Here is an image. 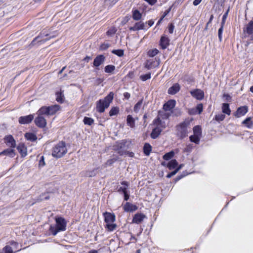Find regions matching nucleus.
I'll return each instance as SVG.
<instances>
[{
  "instance_id": "nucleus-1",
  "label": "nucleus",
  "mask_w": 253,
  "mask_h": 253,
  "mask_svg": "<svg viewBox=\"0 0 253 253\" xmlns=\"http://www.w3.org/2000/svg\"><path fill=\"white\" fill-rule=\"evenodd\" d=\"M192 120L187 119L176 125L175 127V134L180 139H183L188 136V129L190 126Z\"/></svg>"
},
{
  "instance_id": "nucleus-2",
  "label": "nucleus",
  "mask_w": 253,
  "mask_h": 253,
  "mask_svg": "<svg viewBox=\"0 0 253 253\" xmlns=\"http://www.w3.org/2000/svg\"><path fill=\"white\" fill-rule=\"evenodd\" d=\"M152 125L155 127L152 129L150 136L155 139L159 136L163 130L166 127V125L165 122L162 121L159 116L153 121Z\"/></svg>"
},
{
  "instance_id": "nucleus-3",
  "label": "nucleus",
  "mask_w": 253,
  "mask_h": 253,
  "mask_svg": "<svg viewBox=\"0 0 253 253\" xmlns=\"http://www.w3.org/2000/svg\"><path fill=\"white\" fill-rule=\"evenodd\" d=\"M114 98V93L110 92L103 99H99L96 103V110L100 113H103L107 108Z\"/></svg>"
},
{
  "instance_id": "nucleus-4",
  "label": "nucleus",
  "mask_w": 253,
  "mask_h": 253,
  "mask_svg": "<svg viewBox=\"0 0 253 253\" xmlns=\"http://www.w3.org/2000/svg\"><path fill=\"white\" fill-rule=\"evenodd\" d=\"M67 152V149L65 141H60L55 145L52 149V155L56 158H60Z\"/></svg>"
},
{
  "instance_id": "nucleus-5",
  "label": "nucleus",
  "mask_w": 253,
  "mask_h": 253,
  "mask_svg": "<svg viewBox=\"0 0 253 253\" xmlns=\"http://www.w3.org/2000/svg\"><path fill=\"white\" fill-rule=\"evenodd\" d=\"M55 220L56 222L55 226H51L49 229L52 234L54 236L60 231H65L67 226V222L65 218L62 217H56Z\"/></svg>"
},
{
  "instance_id": "nucleus-6",
  "label": "nucleus",
  "mask_w": 253,
  "mask_h": 253,
  "mask_svg": "<svg viewBox=\"0 0 253 253\" xmlns=\"http://www.w3.org/2000/svg\"><path fill=\"white\" fill-rule=\"evenodd\" d=\"M61 109V107L59 105H53L49 106H42L38 110L40 115H45L47 116H52L55 115L58 111Z\"/></svg>"
},
{
  "instance_id": "nucleus-7",
  "label": "nucleus",
  "mask_w": 253,
  "mask_h": 253,
  "mask_svg": "<svg viewBox=\"0 0 253 253\" xmlns=\"http://www.w3.org/2000/svg\"><path fill=\"white\" fill-rule=\"evenodd\" d=\"M121 186H118L117 187V191L119 194L124 195V199L125 201H127L130 197L129 190V182L124 180L121 182Z\"/></svg>"
},
{
  "instance_id": "nucleus-8",
  "label": "nucleus",
  "mask_w": 253,
  "mask_h": 253,
  "mask_svg": "<svg viewBox=\"0 0 253 253\" xmlns=\"http://www.w3.org/2000/svg\"><path fill=\"white\" fill-rule=\"evenodd\" d=\"M56 35L54 34L53 33H51V32H49L48 31V29H44L43 30H42L39 36L36 37L32 41L31 43L34 44V42L39 38H44V37H47L46 38L43 39L42 40L39 41V42H44L51 39H52L56 37Z\"/></svg>"
},
{
  "instance_id": "nucleus-9",
  "label": "nucleus",
  "mask_w": 253,
  "mask_h": 253,
  "mask_svg": "<svg viewBox=\"0 0 253 253\" xmlns=\"http://www.w3.org/2000/svg\"><path fill=\"white\" fill-rule=\"evenodd\" d=\"M126 143L127 141L126 139H123L120 141L116 142L113 146V150L117 152L120 156H123L125 153V149Z\"/></svg>"
},
{
  "instance_id": "nucleus-10",
  "label": "nucleus",
  "mask_w": 253,
  "mask_h": 253,
  "mask_svg": "<svg viewBox=\"0 0 253 253\" xmlns=\"http://www.w3.org/2000/svg\"><path fill=\"white\" fill-rule=\"evenodd\" d=\"M159 64L160 59L155 58L146 60L144 63V67L147 70H150L158 67Z\"/></svg>"
},
{
  "instance_id": "nucleus-11",
  "label": "nucleus",
  "mask_w": 253,
  "mask_h": 253,
  "mask_svg": "<svg viewBox=\"0 0 253 253\" xmlns=\"http://www.w3.org/2000/svg\"><path fill=\"white\" fill-rule=\"evenodd\" d=\"M38 117L35 119L36 125L40 128H44L46 126L47 123L45 119L42 116L43 115H40L38 112Z\"/></svg>"
},
{
  "instance_id": "nucleus-12",
  "label": "nucleus",
  "mask_w": 253,
  "mask_h": 253,
  "mask_svg": "<svg viewBox=\"0 0 253 253\" xmlns=\"http://www.w3.org/2000/svg\"><path fill=\"white\" fill-rule=\"evenodd\" d=\"M248 107L246 105L238 107L236 112L233 113L235 117L238 118L245 116L248 112Z\"/></svg>"
},
{
  "instance_id": "nucleus-13",
  "label": "nucleus",
  "mask_w": 253,
  "mask_h": 253,
  "mask_svg": "<svg viewBox=\"0 0 253 253\" xmlns=\"http://www.w3.org/2000/svg\"><path fill=\"white\" fill-rule=\"evenodd\" d=\"M191 95L197 100H201L204 98V92L200 89H195L190 92Z\"/></svg>"
},
{
  "instance_id": "nucleus-14",
  "label": "nucleus",
  "mask_w": 253,
  "mask_h": 253,
  "mask_svg": "<svg viewBox=\"0 0 253 253\" xmlns=\"http://www.w3.org/2000/svg\"><path fill=\"white\" fill-rule=\"evenodd\" d=\"M34 118V116L33 114H30L27 116L20 117L18 119V122L20 124L24 125L28 124L32 122Z\"/></svg>"
},
{
  "instance_id": "nucleus-15",
  "label": "nucleus",
  "mask_w": 253,
  "mask_h": 253,
  "mask_svg": "<svg viewBox=\"0 0 253 253\" xmlns=\"http://www.w3.org/2000/svg\"><path fill=\"white\" fill-rule=\"evenodd\" d=\"M123 209L126 212H132L136 211L138 207L136 205L127 202L123 206Z\"/></svg>"
},
{
  "instance_id": "nucleus-16",
  "label": "nucleus",
  "mask_w": 253,
  "mask_h": 253,
  "mask_svg": "<svg viewBox=\"0 0 253 253\" xmlns=\"http://www.w3.org/2000/svg\"><path fill=\"white\" fill-rule=\"evenodd\" d=\"M170 40L166 35H163L161 36L160 40V46L162 49H166L170 44Z\"/></svg>"
},
{
  "instance_id": "nucleus-17",
  "label": "nucleus",
  "mask_w": 253,
  "mask_h": 253,
  "mask_svg": "<svg viewBox=\"0 0 253 253\" xmlns=\"http://www.w3.org/2000/svg\"><path fill=\"white\" fill-rule=\"evenodd\" d=\"M4 141L5 144L11 148H14L16 147V141L11 135H8L4 137Z\"/></svg>"
},
{
  "instance_id": "nucleus-18",
  "label": "nucleus",
  "mask_w": 253,
  "mask_h": 253,
  "mask_svg": "<svg viewBox=\"0 0 253 253\" xmlns=\"http://www.w3.org/2000/svg\"><path fill=\"white\" fill-rule=\"evenodd\" d=\"M146 217V216L144 213H137L133 216L132 222L137 224H140Z\"/></svg>"
},
{
  "instance_id": "nucleus-19",
  "label": "nucleus",
  "mask_w": 253,
  "mask_h": 253,
  "mask_svg": "<svg viewBox=\"0 0 253 253\" xmlns=\"http://www.w3.org/2000/svg\"><path fill=\"white\" fill-rule=\"evenodd\" d=\"M103 215L104 218V222L106 223H114L116 220V216L114 213L106 211L103 213Z\"/></svg>"
},
{
  "instance_id": "nucleus-20",
  "label": "nucleus",
  "mask_w": 253,
  "mask_h": 253,
  "mask_svg": "<svg viewBox=\"0 0 253 253\" xmlns=\"http://www.w3.org/2000/svg\"><path fill=\"white\" fill-rule=\"evenodd\" d=\"M17 149L22 158L25 157L27 155V148L25 144L23 143H19L17 146Z\"/></svg>"
},
{
  "instance_id": "nucleus-21",
  "label": "nucleus",
  "mask_w": 253,
  "mask_h": 253,
  "mask_svg": "<svg viewBox=\"0 0 253 253\" xmlns=\"http://www.w3.org/2000/svg\"><path fill=\"white\" fill-rule=\"evenodd\" d=\"M175 101L173 99H170L164 104L163 108L166 111H170L175 107Z\"/></svg>"
},
{
  "instance_id": "nucleus-22",
  "label": "nucleus",
  "mask_w": 253,
  "mask_h": 253,
  "mask_svg": "<svg viewBox=\"0 0 253 253\" xmlns=\"http://www.w3.org/2000/svg\"><path fill=\"white\" fill-rule=\"evenodd\" d=\"M244 33L247 34L248 35L253 34V20L250 21L243 29Z\"/></svg>"
},
{
  "instance_id": "nucleus-23",
  "label": "nucleus",
  "mask_w": 253,
  "mask_h": 253,
  "mask_svg": "<svg viewBox=\"0 0 253 253\" xmlns=\"http://www.w3.org/2000/svg\"><path fill=\"white\" fill-rule=\"evenodd\" d=\"M105 57L103 55H97L94 59L93 66L95 67H99L104 62Z\"/></svg>"
},
{
  "instance_id": "nucleus-24",
  "label": "nucleus",
  "mask_w": 253,
  "mask_h": 253,
  "mask_svg": "<svg viewBox=\"0 0 253 253\" xmlns=\"http://www.w3.org/2000/svg\"><path fill=\"white\" fill-rule=\"evenodd\" d=\"M145 29V24L142 21L136 22L134 25L132 27H130L129 30L130 31H136L140 30H143Z\"/></svg>"
},
{
  "instance_id": "nucleus-25",
  "label": "nucleus",
  "mask_w": 253,
  "mask_h": 253,
  "mask_svg": "<svg viewBox=\"0 0 253 253\" xmlns=\"http://www.w3.org/2000/svg\"><path fill=\"white\" fill-rule=\"evenodd\" d=\"M180 85L178 83H175L168 89V93L169 94L174 95L177 93L180 90Z\"/></svg>"
},
{
  "instance_id": "nucleus-26",
  "label": "nucleus",
  "mask_w": 253,
  "mask_h": 253,
  "mask_svg": "<svg viewBox=\"0 0 253 253\" xmlns=\"http://www.w3.org/2000/svg\"><path fill=\"white\" fill-rule=\"evenodd\" d=\"M9 156L14 157L15 155V150L13 149L7 148L0 152V156Z\"/></svg>"
},
{
  "instance_id": "nucleus-27",
  "label": "nucleus",
  "mask_w": 253,
  "mask_h": 253,
  "mask_svg": "<svg viewBox=\"0 0 253 253\" xmlns=\"http://www.w3.org/2000/svg\"><path fill=\"white\" fill-rule=\"evenodd\" d=\"M24 136L26 140L31 142H34L37 140V135L32 132H26Z\"/></svg>"
},
{
  "instance_id": "nucleus-28",
  "label": "nucleus",
  "mask_w": 253,
  "mask_h": 253,
  "mask_svg": "<svg viewBox=\"0 0 253 253\" xmlns=\"http://www.w3.org/2000/svg\"><path fill=\"white\" fill-rule=\"evenodd\" d=\"M56 100L60 103H63L64 101V95L63 94V91L60 89V91L56 92L55 93Z\"/></svg>"
},
{
  "instance_id": "nucleus-29",
  "label": "nucleus",
  "mask_w": 253,
  "mask_h": 253,
  "mask_svg": "<svg viewBox=\"0 0 253 253\" xmlns=\"http://www.w3.org/2000/svg\"><path fill=\"white\" fill-rule=\"evenodd\" d=\"M152 150L151 145L148 143H145L144 145L143 150V153L145 156H148L150 155Z\"/></svg>"
},
{
  "instance_id": "nucleus-30",
  "label": "nucleus",
  "mask_w": 253,
  "mask_h": 253,
  "mask_svg": "<svg viewBox=\"0 0 253 253\" xmlns=\"http://www.w3.org/2000/svg\"><path fill=\"white\" fill-rule=\"evenodd\" d=\"M242 124L246 127L251 128L253 126V122L251 117H248L242 122Z\"/></svg>"
},
{
  "instance_id": "nucleus-31",
  "label": "nucleus",
  "mask_w": 253,
  "mask_h": 253,
  "mask_svg": "<svg viewBox=\"0 0 253 253\" xmlns=\"http://www.w3.org/2000/svg\"><path fill=\"white\" fill-rule=\"evenodd\" d=\"M132 17L133 20L138 21L142 18V14L138 9L132 10Z\"/></svg>"
},
{
  "instance_id": "nucleus-32",
  "label": "nucleus",
  "mask_w": 253,
  "mask_h": 253,
  "mask_svg": "<svg viewBox=\"0 0 253 253\" xmlns=\"http://www.w3.org/2000/svg\"><path fill=\"white\" fill-rule=\"evenodd\" d=\"M126 124L131 128H134L135 127V120L130 115H128L127 116Z\"/></svg>"
},
{
  "instance_id": "nucleus-33",
  "label": "nucleus",
  "mask_w": 253,
  "mask_h": 253,
  "mask_svg": "<svg viewBox=\"0 0 253 253\" xmlns=\"http://www.w3.org/2000/svg\"><path fill=\"white\" fill-rule=\"evenodd\" d=\"M222 111L223 113L227 114L229 116L231 114V110L229 107V104L228 103H223L222 105Z\"/></svg>"
},
{
  "instance_id": "nucleus-34",
  "label": "nucleus",
  "mask_w": 253,
  "mask_h": 253,
  "mask_svg": "<svg viewBox=\"0 0 253 253\" xmlns=\"http://www.w3.org/2000/svg\"><path fill=\"white\" fill-rule=\"evenodd\" d=\"M106 230L108 232L113 231L117 228V224L114 223H106L104 225Z\"/></svg>"
},
{
  "instance_id": "nucleus-35",
  "label": "nucleus",
  "mask_w": 253,
  "mask_h": 253,
  "mask_svg": "<svg viewBox=\"0 0 253 253\" xmlns=\"http://www.w3.org/2000/svg\"><path fill=\"white\" fill-rule=\"evenodd\" d=\"M193 134L196 135L201 137L202 135V130L201 126L199 125L195 126L193 128Z\"/></svg>"
},
{
  "instance_id": "nucleus-36",
  "label": "nucleus",
  "mask_w": 253,
  "mask_h": 253,
  "mask_svg": "<svg viewBox=\"0 0 253 253\" xmlns=\"http://www.w3.org/2000/svg\"><path fill=\"white\" fill-rule=\"evenodd\" d=\"M178 166V163L175 159H172L170 161L167 165L169 169L171 170L176 168Z\"/></svg>"
},
{
  "instance_id": "nucleus-37",
  "label": "nucleus",
  "mask_w": 253,
  "mask_h": 253,
  "mask_svg": "<svg viewBox=\"0 0 253 253\" xmlns=\"http://www.w3.org/2000/svg\"><path fill=\"white\" fill-rule=\"evenodd\" d=\"M159 53V51L157 48L150 49L147 52V55L148 57H154Z\"/></svg>"
},
{
  "instance_id": "nucleus-38",
  "label": "nucleus",
  "mask_w": 253,
  "mask_h": 253,
  "mask_svg": "<svg viewBox=\"0 0 253 253\" xmlns=\"http://www.w3.org/2000/svg\"><path fill=\"white\" fill-rule=\"evenodd\" d=\"M201 137L196 135L193 134L189 137V140L191 142H193L196 144H199L200 143Z\"/></svg>"
},
{
  "instance_id": "nucleus-39",
  "label": "nucleus",
  "mask_w": 253,
  "mask_h": 253,
  "mask_svg": "<svg viewBox=\"0 0 253 253\" xmlns=\"http://www.w3.org/2000/svg\"><path fill=\"white\" fill-rule=\"evenodd\" d=\"M119 113V108L118 107H113L109 111V116L112 117L117 115Z\"/></svg>"
},
{
  "instance_id": "nucleus-40",
  "label": "nucleus",
  "mask_w": 253,
  "mask_h": 253,
  "mask_svg": "<svg viewBox=\"0 0 253 253\" xmlns=\"http://www.w3.org/2000/svg\"><path fill=\"white\" fill-rule=\"evenodd\" d=\"M143 99L142 98L141 100H140L138 102H137L135 105H134L133 107V111L135 113H138L140 109V108L142 106V104L143 103Z\"/></svg>"
},
{
  "instance_id": "nucleus-41",
  "label": "nucleus",
  "mask_w": 253,
  "mask_h": 253,
  "mask_svg": "<svg viewBox=\"0 0 253 253\" xmlns=\"http://www.w3.org/2000/svg\"><path fill=\"white\" fill-rule=\"evenodd\" d=\"M174 153L173 151H171L168 153H166L163 157L164 160L168 161L173 157Z\"/></svg>"
},
{
  "instance_id": "nucleus-42",
  "label": "nucleus",
  "mask_w": 253,
  "mask_h": 253,
  "mask_svg": "<svg viewBox=\"0 0 253 253\" xmlns=\"http://www.w3.org/2000/svg\"><path fill=\"white\" fill-rule=\"evenodd\" d=\"M94 120L89 117H84L83 120V122L84 125L91 126L94 123Z\"/></svg>"
},
{
  "instance_id": "nucleus-43",
  "label": "nucleus",
  "mask_w": 253,
  "mask_h": 253,
  "mask_svg": "<svg viewBox=\"0 0 253 253\" xmlns=\"http://www.w3.org/2000/svg\"><path fill=\"white\" fill-rule=\"evenodd\" d=\"M115 70V66L113 65H108L105 66L104 71L107 73H112Z\"/></svg>"
},
{
  "instance_id": "nucleus-44",
  "label": "nucleus",
  "mask_w": 253,
  "mask_h": 253,
  "mask_svg": "<svg viewBox=\"0 0 253 253\" xmlns=\"http://www.w3.org/2000/svg\"><path fill=\"white\" fill-rule=\"evenodd\" d=\"M21 249H17L16 252H18ZM2 251L4 253H15L16 252V251L15 252H13L12 251V248L10 246H8V245L5 246L2 249Z\"/></svg>"
},
{
  "instance_id": "nucleus-45",
  "label": "nucleus",
  "mask_w": 253,
  "mask_h": 253,
  "mask_svg": "<svg viewBox=\"0 0 253 253\" xmlns=\"http://www.w3.org/2000/svg\"><path fill=\"white\" fill-rule=\"evenodd\" d=\"M118 157H117V158H113L108 160L105 163V167L113 165V164L118 160Z\"/></svg>"
},
{
  "instance_id": "nucleus-46",
  "label": "nucleus",
  "mask_w": 253,
  "mask_h": 253,
  "mask_svg": "<svg viewBox=\"0 0 253 253\" xmlns=\"http://www.w3.org/2000/svg\"><path fill=\"white\" fill-rule=\"evenodd\" d=\"M225 118V115L223 114H216L214 116V119L217 122H220L224 120Z\"/></svg>"
},
{
  "instance_id": "nucleus-47",
  "label": "nucleus",
  "mask_w": 253,
  "mask_h": 253,
  "mask_svg": "<svg viewBox=\"0 0 253 253\" xmlns=\"http://www.w3.org/2000/svg\"><path fill=\"white\" fill-rule=\"evenodd\" d=\"M112 52L119 57H122L124 55V51L123 49H114L112 51Z\"/></svg>"
},
{
  "instance_id": "nucleus-48",
  "label": "nucleus",
  "mask_w": 253,
  "mask_h": 253,
  "mask_svg": "<svg viewBox=\"0 0 253 253\" xmlns=\"http://www.w3.org/2000/svg\"><path fill=\"white\" fill-rule=\"evenodd\" d=\"M151 78V73H148L146 74L142 75L140 76V79L142 81H146Z\"/></svg>"
},
{
  "instance_id": "nucleus-49",
  "label": "nucleus",
  "mask_w": 253,
  "mask_h": 253,
  "mask_svg": "<svg viewBox=\"0 0 253 253\" xmlns=\"http://www.w3.org/2000/svg\"><path fill=\"white\" fill-rule=\"evenodd\" d=\"M224 26V25L221 24V26L218 31V36L220 42H221L222 40V34Z\"/></svg>"
},
{
  "instance_id": "nucleus-50",
  "label": "nucleus",
  "mask_w": 253,
  "mask_h": 253,
  "mask_svg": "<svg viewBox=\"0 0 253 253\" xmlns=\"http://www.w3.org/2000/svg\"><path fill=\"white\" fill-rule=\"evenodd\" d=\"M117 31L115 27L111 28L106 32V35L108 36H112L114 35Z\"/></svg>"
},
{
  "instance_id": "nucleus-51",
  "label": "nucleus",
  "mask_w": 253,
  "mask_h": 253,
  "mask_svg": "<svg viewBox=\"0 0 253 253\" xmlns=\"http://www.w3.org/2000/svg\"><path fill=\"white\" fill-rule=\"evenodd\" d=\"M110 46V44L108 43H102L99 47V49L100 50L104 51L108 49Z\"/></svg>"
},
{
  "instance_id": "nucleus-52",
  "label": "nucleus",
  "mask_w": 253,
  "mask_h": 253,
  "mask_svg": "<svg viewBox=\"0 0 253 253\" xmlns=\"http://www.w3.org/2000/svg\"><path fill=\"white\" fill-rule=\"evenodd\" d=\"M196 109V111L198 114H201V113L203 112V105L202 103H199L198 104L196 108H195Z\"/></svg>"
},
{
  "instance_id": "nucleus-53",
  "label": "nucleus",
  "mask_w": 253,
  "mask_h": 253,
  "mask_svg": "<svg viewBox=\"0 0 253 253\" xmlns=\"http://www.w3.org/2000/svg\"><path fill=\"white\" fill-rule=\"evenodd\" d=\"M181 166H179L178 168H177L174 171L169 173L167 177H168V178H170L172 176L175 175L178 171V170L181 169Z\"/></svg>"
},
{
  "instance_id": "nucleus-54",
  "label": "nucleus",
  "mask_w": 253,
  "mask_h": 253,
  "mask_svg": "<svg viewBox=\"0 0 253 253\" xmlns=\"http://www.w3.org/2000/svg\"><path fill=\"white\" fill-rule=\"evenodd\" d=\"M168 31L169 33L170 34H172L173 33L174 29V25L173 23H170L168 25Z\"/></svg>"
},
{
  "instance_id": "nucleus-55",
  "label": "nucleus",
  "mask_w": 253,
  "mask_h": 253,
  "mask_svg": "<svg viewBox=\"0 0 253 253\" xmlns=\"http://www.w3.org/2000/svg\"><path fill=\"white\" fill-rule=\"evenodd\" d=\"M172 5L170 6L168 9L166 10L162 15L161 18H163V19H164V18L170 12V11L171 10Z\"/></svg>"
},
{
  "instance_id": "nucleus-56",
  "label": "nucleus",
  "mask_w": 253,
  "mask_h": 253,
  "mask_svg": "<svg viewBox=\"0 0 253 253\" xmlns=\"http://www.w3.org/2000/svg\"><path fill=\"white\" fill-rule=\"evenodd\" d=\"M45 165L44 158L43 156H42L39 160V165L40 167H43Z\"/></svg>"
},
{
  "instance_id": "nucleus-57",
  "label": "nucleus",
  "mask_w": 253,
  "mask_h": 253,
  "mask_svg": "<svg viewBox=\"0 0 253 253\" xmlns=\"http://www.w3.org/2000/svg\"><path fill=\"white\" fill-rule=\"evenodd\" d=\"M188 113L190 115H195L198 114L196 111V109L195 108L189 109Z\"/></svg>"
},
{
  "instance_id": "nucleus-58",
  "label": "nucleus",
  "mask_w": 253,
  "mask_h": 253,
  "mask_svg": "<svg viewBox=\"0 0 253 253\" xmlns=\"http://www.w3.org/2000/svg\"><path fill=\"white\" fill-rule=\"evenodd\" d=\"M10 245L12 246L14 249L17 250L18 246V243L14 241H10L9 242Z\"/></svg>"
},
{
  "instance_id": "nucleus-59",
  "label": "nucleus",
  "mask_w": 253,
  "mask_h": 253,
  "mask_svg": "<svg viewBox=\"0 0 253 253\" xmlns=\"http://www.w3.org/2000/svg\"><path fill=\"white\" fill-rule=\"evenodd\" d=\"M228 12V10L223 15L221 24H222V25L225 24V20H226V19L227 16Z\"/></svg>"
},
{
  "instance_id": "nucleus-60",
  "label": "nucleus",
  "mask_w": 253,
  "mask_h": 253,
  "mask_svg": "<svg viewBox=\"0 0 253 253\" xmlns=\"http://www.w3.org/2000/svg\"><path fill=\"white\" fill-rule=\"evenodd\" d=\"M104 81V79H102V78H97L95 81V84L96 85H99L100 84H101Z\"/></svg>"
},
{
  "instance_id": "nucleus-61",
  "label": "nucleus",
  "mask_w": 253,
  "mask_h": 253,
  "mask_svg": "<svg viewBox=\"0 0 253 253\" xmlns=\"http://www.w3.org/2000/svg\"><path fill=\"white\" fill-rule=\"evenodd\" d=\"M145 1H146L147 3H149V4L151 5H154L157 1V0H144Z\"/></svg>"
},
{
  "instance_id": "nucleus-62",
  "label": "nucleus",
  "mask_w": 253,
  "mask_h": 253,
  "mask_svg": "<svg viewBox=\"0 0 253 253\" xmlns=\"http://www.w3.org/2000/svg\"><path fill=\"white\" fill-rule=\"evenodd\" d=\"M125 152V154H127L129 157H131V158L134 157V153L133 152L127 151H126Z\"/></svg>"
},
{
  "instance_id": "nucleus-63",
  "label": "nucleus",
  "mask_w": 253,
  "mask_h": 253,
  "mask_svg": "<svg viewBox=\"0 0 253 253\" xmlns=\"http://www.w3.org/2000/svg\"><path fill=\"white\" fill-rule=\"evenodd\" d=\"M124 96L126 99H128L130 97V94L127 92H126L124 93Z\"/></svg>"
},
{
  "instance_id": "nucleus-64",
  "label": "nucleus",
  "mask_w": 253,
  "mask_h": 253,
  "mask_svg": "<svg viewBox=\"0 0 253 253\" xmlns=\"http://www.w3.org/2000/svg\"><path fill=\"white\" fill-rule=\"evenodd\" d=\"M201 1L202 0H194L193 4L195 6L198 5L201 2Z\"/></svg>"
}]
</instances>
